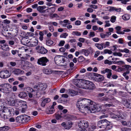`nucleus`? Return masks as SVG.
Segmentation results:
<instances>
[{"label": "nucleus", "instance_id": "ea45409f", "mask_svg": "<svg viewBox=\"0 0 131 131\" xmlns=\"http://www.w3.org/2000/svg\"><path fill=\"white\" fill-rule=\"evenodd\" d=\"M53 43V41H52L50 40H47L46 44L47 45L50 46L52 45Z\"/></svg>", "mask_w": 131, "mask_h": 131}, {"label": "nucleus", "instance_id": "5fc2aeb1", "mask_svg": "<svg viewBox=\"0 0 131 131\" xmlns=\"http://www.w3.org/2000/svg\"><path fill=\"white\" fill-rule=\"evenodd\" d=\"M109 21H105L106 23L105 25V27H108L111 26L110 24L109 23Z\"/></svg>", "mask_w": 131, "mask_h": 131}, {"label": "nucleus", "instance_id": "f257e3e1", "mask_svg": "<svg viewBox=\"0 0 131 131\" xmlns=\"http://www.w3.org/2000/svg\"><path fill=\"white\" fill-rule=\"evenodd\" d=\"M91 102V100L86 99L80 98L79 99L77 104V106L80 112L84 115H85V113H84L85 111V107L87 105H85V104L86 102L89 103Z\"/></svg>", "mask_w": 131, "mask_h": 131}, {"label": "nucleus", "instance_id": "aec40b11", "mask_svg": "<svg viewBox=\"0 0 131 131\" xmlns=\"http://www.w3.org/2000/svg\"><path fill=\"white\" fill-rule=\"evenodd\" d=\"M111 33L109 32H107L105 34L102 33L100 34V36L102 38H104L106 37H108L111 35Z\"/></svg>", "mask_w": 131, "mask_h": 131}, {"label": "nucleus", "instance_id": "13d9d810", "mask_svg": "<svg viewBox=\"0 0 131 131\" xmlns=\"http://www.w3.org/2000/svg\"><path fill=\"white\" fill-rule=\"evenodd\" d=\"M24 119H25V121L27 122L28 121L30 120V118L29 116L27 115H26L25 117V118H24Z\"/></svg>", "mask_w": 131, "mask_h": 131}, {"label": "nucleus", "instance_id": "680f3d73", "mask_svg": "<svg viewBox=\"0 0 131 131\" xmlns=\"http://www.w3.org/2000/svg\"><path fill=\"white\" fill-rule=\"evenodd\" d=\"M81 24V21L79 20H76L75 23V25L77 26L80 25Z\"/></svg>", "mask_w": 131, "mask_h": 131}, {"label": "nucleus", "instance_id": "864d4df0", "mask_svg": "<svg viewBox=\"0 0 131 131\" xmlns=\"http://www.w3.org/2000/svg\"><path fill=\"white\" fill-rule=\"evenodd\" d=\"M65 42L64 40H61L60 41L58 44V46H62L64 45Z\"/></svg>", "mask_w": 131, "mask_h": 131}, {"label": "nucleus", "instance_id": "4468645a", "mask_svg": "<svg viewBox=\"0 0 131 131\" xmlns=\"http://www.w3.org/2000/svg\"><path fill=\"white\" fill-rule=\"evenodd\" d=\"M38 43V40L36 39H34L31 41H30L29 42L28 46L34 47L37 46Z\"/></svg>", "mask_w": 131, "mask_h": 131}, {"label": "nucleus", "instance_id": "052dcab7", "mask_svg": "<svg viewBox=\"0 0 131 131\" xmlns=\"http://www.w3.org/2000/svg\"><path fill=\"white\" fill-rule=\"evenodd\" d=\"M23 119V118H21L20 117H18L16 118V120L18 122L20 123L21 122Z\"/></svg>", "mask_w": 131, "mask_h": 131}, {"label": "nucleus", "instance_id": "cd10ccee", "mask_svg": "<svg viewBox=\"0 0 131 131\" xmlns=\"http://www.w3.org/2000/svg\"><path fill=\"white\" fill-rule=\"evenodd\" d=\"M46 10L48 13L51 14L54 12L55 11V8L54 7H52L47 9Z\"/></svg>", "mask_w": 131, "mask_h": 131}, {"label": "nucleus", "instance_id": "c85d7f7f", "mask_svg": "<svg viewBox=\"0 0 131 131\" xmlns=\"http://www.w3.org/2000/svg\"><path fill=\"white\" fill-rule=\"evenodd\" d=\"M130 17V15L128 14H126L122 16V18L123 19L125 20H129Z\"/></svg>", "mask_w": 131, "mask_h": 131}, {"label": "nucleus", "instance_id": "de8ad7c7", "mask_svg": "<svg viewBox=\"0 0 131 131\" xmlns=\"http://www.w3.org/2000/svg\"><path fill=\"white\" fill-rule=\"evenodd\" d=\"M95 36V33L94 32L91 31L90 32L89 34V38Z\"/></svg>", "mask_w": 131, "mask_h": 131}, {"label": "nucleus", "instance_id": "8fccbe9b", "mask_svg": "<svg viewBox=\"0 0 131 131\" xmlns=\"http://www.w3.org/2000/svg\"><path fill=\"white\" fill-rule=\"evenodd\" d=\"M113 54L114 56H118L119 57L122 56V54L120 52H114Z\"/></svg>", "mask_w": 131, "mask_h": 131}, {"label": "nucleus", "instance_id": "6e6552de", "mask_svg": "<svg viewBox=\"0 0 131 131\" xmlns=\"http://www.w3.org/2000/svg\"><path fill=\"white\" fill-rule=\"evenodd\" d=\"M110 114L112 118H118V120L120 121L125 119L126 118V116L123 115L122 112H118L116 114L111 113H110Z\"/></svg>", "mask_w": 131, "mask_h": 131}, {"label": "nucleus", "instance_id": "2f4dec72", "mask_svg": "<svg viewBox=\"0 0 131 131\" xmlns=\"http://www.w3.org/2000/svg\"><path fill=\"white\" fill-rule=\"evenodd\" d=\"M9 108L6 107L5 106H3V109L1 111V113H8V110Z\"/></svg>", "mask_w": 131, "mask_h": 131}, {"label": "nucleus", "instance_id": "6ab92c4d", "mask_svg": "<svg viewBox=\"0 0 131 131\" xmlns=\"http://www.w3.org/2000/svg\"><path fill=\"white\" fill-rule=\"evenodd\" d=\"M30 41L27 38H24L21 40V42L23 45L28 46V44L30 42Z\"/></svg>", "mask_w": 131, "mask_h": 131}, {"label": "nucleus", "instance_id": "58836bf2", "mask_svg": "<svg viewBox=\"0 0 131 131\" xmlns=\"http://www.w3.org/2000/svg\"><path fill=\"white\" fill-rule=\"evenodd\" d=\"M9 129V127L7 126H4L0 127V131H7Z\"/></svg>", "mask_w": 131, "mask_h": 131}, {"label": "nucleus", "instance_id": "7ed1b4c3", "mask_svg": "<svg viewBox=\"0 0 131 131\" xmlns=\"http://www.w3.org/2000/svg\"><path fill=\"white\" fill-rule=\"evenodd\" d=\"M89 103H90L89 106L87 105L86 107H85V111L88 113H94L100 110V109H98L97 105L91 100V102Z\"/></svg>", "mask_w": 131, "mask_h": 131}, {"label": "nucleus", "instance_id": "774afa93", "mask_svg": "<svg viewBox=\"0 0 131 131\" xmlns=\"http://www.w3.org/2000/svg\"><path fill=\"white\" fill-rule=\"evenodd\" d=\"M3 23L5 24H9L10 23V21L6 19L3 20Z\"/></svg>", "mask_w": 131, "mask_h": 131}, {"label": "nucleus", "instance_id": "412c9836", "mask_svg": "<svg viewBox=\"0 0 131 131\" xmlns=\"http://www.w3.org/2000/svg\"><path fill=\"white\" fill-rule=\"evenodd\" d=\"M54 108L51 107L49 108L46 110V113L48 114H51L54 112Z\"/></svg>", "mask_w": 131, "mask_h": 131}, {"label": "nucleus", "instance_id": "4d7b16f0", "mask_svg": "<svg viewBox=\"0 0 131 131\" xmlns=\"http://www.w3.org/2000/svg\"><path fill=\"white\" fill-rule=\"evenodd\" d=\"M116 63L118 65H122L125 64V63L124 61H116Z\"/></svg>", "mask_w": 131, "mask_h": 131}, {"label": "nucleus", "instance_id": "1a4fd4ad", "mask_svg": "<svg viewBox=\"0 0 131 131\" xmlns=\"http://www.w3.org/2000/svg\"><path fill=\"white\" fill-rule=\"evenodd\" d=\"M12 97H10L9 99L7 100L8 103V104L11 106L15 105L16 106V99H15L14 97L15 95L13 93H11L10 94Z\"/></svg>", "mask_w": 131, "mask_h": 131}, {"label": "nucleus", "instance_id": "09e8293b", "mask_svg": "<svg viewBox=\"0 0 131 131\" xmlns=\"http://www.w3.org/2000/svg\"><path fill=\"white\" fill-rule=\"evenodd\" d=\"M110 71V69H106L101 71V73L102 74H104L106 73H107Z\"/></svg>", "mask_w": 131, "mask_h": 131}, {"label": "nucleus", "instance_id": "a19ab883", "mask_svg": "<svg viewBox=\"0 0 131 131\" xmlns=\"http://www.w3.org/2000/svg\"><path fill=\"white\" fill-rule=\"evenodd\" d=\"M96 76L98 77L97 79L99 80V81H102L104 79V77L102 75L99 74H97L96 75Z\"/></svg>", "mask_w": 131, "mask_h": 131}, {"label": "nucleus", "instance_id": "4c0bfd02", "mask_svg": "<svg viewBox=\"0 0 131 131\" xmlns=\"http://www.w3.org/2000/svg\"><path fill=\"white\" fill-rule=\"evenodd\" d=\"M39 40L41 41H42L43 39V36L44 35L42 32L40 31L39 33Z\"/></svg>", "mask_w": 131, "mask_h": 131}, {"label": "nucleus", "instance_id": "b1692460", "mask_svg": "<svg viewBox=\"0 0 131 131\" xmlns=\"http://www.w3.org/2000/svg\"><path fill=\"white\" fill-rule=\"evenodd\" d=\"M68 93L71 96L75 95L77 94V92L73 90H68Z\"/></svg>", "mask_w": 131, "mask_h": 131}, {"label": "nucleus", "instance_id": "20e7f679", "mask_svg": "<svg viewBox=\"0 0 131 131\" xmlns=\"http://www.w3.org/2000/svg\"><path fill=\"white\" fill-rule=\"evenodd\" d=\"M47 87V86L46 84L40 83L35 85L34 88V90L36 93H39L40 94H43L45 93L44 91Z\"/></svg>", "mask_w": 131, "mask_h": 131}, {"label": "nucleus", "instance_id": "e2e57ef3", "mask_svg": "<svg viewBox=\"0 0 131 131\" xmlns=\"http://www.w3.org/2000/svg\"><path fill=\"white\" fill-rule=\"evenodd\" d=\"M100 52L99 51H97L95 52L94 55V57L95 58L97 57L100 54Z\"/></svg>", "mask_w": 131, "mask_h": 131}, {"label": "nucleus", "instance_id": "e433bc0d", "mask_svg": "<svg viewBox=\"0 0 131 131\" xmlns=\"http://www.w3.org/2000/svg\"><path fill=\"white\" fill-rule=\"evenodd\" d=\"M72 34L74 36H81V34L80 32L74 31L72 32Z\"/></svg>", "mask_w": 131, "mask_h": 131}, {"label": "nucleus", "instance_id": "f3484780", "mask_svg": "<svg viewBox=\"0 0 131 131\" xmlns=\"http://www.w3.org/2000/svg\"><path fill=\"white\" fill-rule=\"evenodd\" d=\"M48 50L42 46L41 47L39 50L38 51V53L43 54H46Z\"/></svg>", "mask_w": 131, "mask_h": 131}, {"label": "nucleus", "instance_id": "7c9ffc66", "mask_svg": "<svg viewBox=\"0 0 131 131\" xmlns=\"http://www.w3.org/2000/svg\"><path fill=\"white\" fill-rule=\"evenodd\" d=\"M62 59L61 56H57L54 58L55 62L57 63L61 62V60Z\"/></svg>", "mask_w": 131, "mask_h": 131}, {"label": "nucleus", "instance_id": "9b49d317", "mask_svg": "<svg viewBox=\"0 0 131 131\" xmlns=\"http://www.w3.org/2000/svg\"><path fill=\"white\" fill-rule=\"evenodd\" d=\"M16 106L17 107H24L27 108L26 102L24 101L16 99Z\"/></svg>", "mask_w": 131, "mask_h": 131}, {"label": "nucleus", "instance_id": "0eeeda50", "mask_svg": "<svg viewBox=\"0 0 131 131\" xmlns=\"http://www.w3.org/2000/svg\"><path fill=\"white\" fill-rule=\"evenodd\" d=\"M78 126L80 129L78 131L87 130L86 129L89 126V123L87 121L84 120H81L78 123Z\"/></svg>", "mask_w": 131, "mask_h": 131}, {"label": "nucleus", "instance_id": "79ce46f5", "mask_svg": "<svg viewBox=\"0 0 131 131\" xmlns=\"http://www.w3.org/2000/svg\"><path fill=\"white\" fill-rule=\"evenodd\" d=\"M127 70H131V66L129 65H125L123 66Z\"/></svg>", "mask_w": 131, "mask_h": 131}, {"label": "nucleus", "instance_id": "a18cd8bd", "mask_svg": "<svg viewBox=\"0 0 131 131\" xmlns=\"http://www.w3.org/2000/svg\"><path fill=\"white\" fill-rule=\"evenodd\" d=\"M109 71L107 73V78L108 79H110L112 75V73L111 72L112 71L110 70V69Z\"/></svg>", "mask_w": 131, "mask_h": 131}, {"label": "nucleus", "instance_id": "49530a36", "mask_svg": "<svg viewBox=\"0 0 131 131\" xmlns=\"http://www.w3.org/2000/svg\"><path fill=\"white\" fill-rule=\"evenodd\" d=\"M116 17L115 16H112L110 19V21L112 23L115 22L116 21Z\"/></svg>", "mask_w": 131, "mask_h": 131}, {"label": "nucleus", "instance_id": "69168bd1", "mask_svg": "<svg viewBox=\"0 0 131 131\" xmlns=\"http://www.w3.org/2000/svg\"><path fill=\"white\" fill-rule=\"evenodd\" d=\"M49 30L51 32H53L54 30V28L53 26H49Z\"/></svg>", "mask_w": 131, "mask_h": 131}, {"label": "nucleus", "instance_id": "0e129e2a", "mask_svg": "<svg viewBox=\"0 0 131 131\" xmlns=\"http://www.w3.org/2000/svg\"><path fill=\"white\" fill-rule=\"evenodd\" d=\"M85 39L84 38H80L78 39V41L82 43H84L85 41Z\"/></svg>", "mask_w": 131, "mask_h": 131}, {"label": "nucleus", "instance_id": "423d86ee", "mask_svg": "<svg viewBox=\"0 0 131 131\" xmlns=\"http://www.w3.org/2000/svg\"><path fill=\"white\" fill-rule=\"evenodd\" d=\"M86 82L87 80L78 79H75L74 81V84L77 87L84 89L86 88Z\"/></svg>", "mask_w": 131, "mask_h": 131}, {"label": "nucleus", "instance_id": "c03bdc74", "mask_svg": "<svg viewBox=\"0 0 131 131\" xmlns=\"http://www.w3.org/2000/svg\"><path fill=\"white\" fill-rule=\"evenodd\" d=\"M104 52L105 54L108 53L109 54H111L112 53V51L110 50L107 49H105L104 50Z\"/></svg>", "mask_w": 131, "mask_h": 131}, {"label": "nucleus", "instance_id": "393cba45", "mask_svg": "<svg viewBox=\"0 0 131 131\" xmlns=\"http://www.w3.org/2000/svg\"><path fill=\"white\" fill-rule=\"evenodd\" d=\"M121 26H118L116 27L115 29L116 30V33L119 34H123L124 33L121 31Z\"/></svg>", "mask_w": 131, "mask_h": 131}, {"label": "nucleus", "instance_id": "39448f33", "mask_svg": "<svg viewBox=\"0 0 131 131\" xmlns=\"http://www.w3.org/2000/svg\"><path fill=\"white\" fill-rule=\"evenodd\" d=\"M12 86L9 84H2L0 85V91L2 92L8 93L12 91Z\"/></svg>", "mask_w": 131, "mask_h": 131}, {"label": "nucleus", "instance_id": "6e6d98bb", "mask_svg": "<svg viewBox=\"0 0 131 131\" xmlns=\"http://www.w3.org/2000/svg\"><path fill=\"white\" fill-rule=\"evenodd\" d=\"M70 115H65L64 116H62V118L65 119H69L70 117Z\"/></svg>", "mask_w": 131, "mask_h": 131}, {"label": "nucleus", "instance_id": "f03ea898", "mask_svg": "<svg viewBox=\"0 0 131 131\" xmlns=\"http://www.w3.org/2000/svg\"><path fill=\"white\" fill-rule=\"evenodd\" d=\"M110 122L105 119L99 121L97 125L101 129L100 131H106L109 129L108 126L110 125Z\"/></svg>", "mask_w": 131, "mask_h": 131}, {"label": "nucleus", "instance_id": "2eb2a0df", "mask_svg": "<svg viewBox=\"0 0 131 131\" xmlns=\"http://www.w3.org/2000/svg\"><path fill=\"white\" fill-rule=\"evenodd\" d=\"M124 104V106L127 107L131 109V99L125 101Z\"/></svg>", "mask_w": 131, "mask_h": 131}, {"label": "nucleus", "instance_id": "ddd939ff", "mask_svg": "<svg viewBox=\"0 0 131 131\" xmlns=\"http://www.w3.org/2000/svg\"><path fill=\"white\" fill-rule=\"evenodd\" d=\"M85 89H92L95 88V85L91 82L87 81Z\"/></svg>", "mask_w": 131, "mask_h": 131}, {"label": "nucleus", "instance_id": "3c124183", "mask_svg": "<svg viewBox=\"0 0 131 131\" xmlns=\"http://www.w3.org/2000/svg\"><path fill=\"white\" fill-rule=\"evenodd\" d=\"M68 36V34L67 33H65L61 35L60 37V38H66Z\"/></svg>", "mask_w": 131, "mask_h": 131}, {"label": "nucleus", "instance_id": "37998d69", "mask_svg": "<svg viewBox=\"0 0 131 131\" xmlns=\"http://www.w3.org/2000/svg\"><path fill=\"white\" fill-rule=\"evenodd\" d=\"M43 72L44 73L46 74H49L50 73V72L48 69H44L43 70Z\"/></svg>", "mask_w": 131, "mask_h": 131}, {"label": "nucleus", "instance_id": "338daca9", "mask_svg": "<svg viewBox=\"0 0 131 131\" xmlns=\"http://www.w3.org/2000/svg\"><path fill=\"white\" fill-rule=\"evenodd\" d=\"M92 40L94 42H97L99 41L100 39L99 38L95 37L93 38L92 39Z\"/></svg>", "mask_w": 131, "mask_h": 131}, {"label": "nucleus", "instance_id": "a878e982", "mask_svg": "<svg viewBox=\"0 0 131 131\" xmlns=\"http://www.w3.org/2000/svg\"><path fill=\"white\" fill-rule=\"evenodd\" d=\"M1 47L2 49L5 51H8L9 49V48L8 45L6 44H4L1 45Z\"/></svg>", "mask_w": 131, "mask_h": 131}, {"label": "nucleus", "instance_id": "9d476101", "mask_svg": "<svg viewBox=\"0 0 131 131\" xmlns=\"http://www.w3.org/2000/svg\"><path fill=\"white\" fill-rule=\"evenodd\" d=\"M48 61V60L46 57H42L38 60L37 63L39 65L45 66L46 65V63Z\"/></svg>", "mask_w": 131, "mask_h": 131}, {"label": "nucleus", "instance_id": "dca6fc26", "mask_svg": "<svg viewBox=\"0 0 131 131\" xmlns=\"http://www.w3.org/2000/svg\"><path fill=\"white\" fill-rule=\"evenodd\" d=\"M46 8V6H39L37 8V10L39 13H45L46 11V9L43 10L44 9Z\"/></svg>", "mask_w": 131, "mask_h": 131}, {"label": "nucleus", "instance_id": "bb28decb", "mask_svg": "<svg viewBox=\"0 0 131 131\" xmlns=\"http://www.w3.org/2000/svg\"><path fill=\"white\" fill-rule=\"evenodd\" d=\"M121 123L123 125L131 127V122H130L122 121L121 122Z\"/></svg>", "mask_w": 131, "mask_h": 131}, {"label": "nucleus", "instance_id": "bf43d9fd", "mask_svg": "<svg viewBox=\"0 0 131 131\" xmlns=\"http://www.w3.org/2000/svg\"><path fill=\"white\" fill-rule=\"evenodd\" d=\"M48 24H53L54 26H57L58 25V23L55 22H48Z\"/></svg>", "mask_w": 131, "mask_h": 131}, {"label": "nucleus", "instance_id": "f704fd0d", "mask_svg": "<svg viewBox=\"0 0 131 131\" xmlns=\"http://www.w3.org/2000/svg\"><path fill=\"white\" fill-rule=\"evenodd\" d=\"M72 124H73L71 122H68L67 124L66 129H69L72 127Z\"/></svg>", "mask_w": 131, "mask_h": 131}, {"label": "nucleus", "instance_id": "4be33fe9", "mask_svg": "<svg viewBox=\"0 0 131 131\" xmlns=\"http://www.w3.org/2000/svg\"><path fill=\"white\" fill-rule=\"evenodd\" d=\"M80 52L84 54L86 56H88L90 53V51L87 49H82L80 51Z\"/></svg>", "mask_w": 131, "mask_h": 131}, {"label": "nucleus", "instance_id": "c9c22d12", "mask_svg": "<svg viewBox=\"0 0 131 131\" xmlns=\"http://www.w3.org/2000/svg\"><path fill=\"white\" fill-rule=\"evenodd\" d=\"M108 10L110 12L113 11H118V9H117L116 8L111 7H108Z\"/></svg>", "mask_w": 131, "mask_h": 131}, {"label": "nucleus", "instance_id": "c756f323", "mask_svg": "<svg viewBox=\"0 0 131 131\" xmlns=\"http://www.w3.org/2000/svg\"><path fill=\"white\" fill-rule=\"evenodd\" d=\"M8 114H9L10 116L14 115L15 114L14 109L12 108H9Z\"/></svg>", "mask_w": 131, "mask_h": 131}, {"label": "nucleus", "instance_id": "a211bd4d", "mask_svg": "<svg viewBox=\"0 0 131 131\" xmlns=\"http://www.w3.org/2000/svg\"><path fill=\"white\" fill-rule=\"evenodd\" d=\"M12 73L18 75L19 74H23L24 72L23 71L19 69H14Z\"/></svg>", "mask_w": 131, "mask_h": 131}, {"label": "nucleus", "instance_id": "72a5a7b5", "mask_svg": "<svg viewBox=\"0 0 131 131\" xmlns=\"http://www.w3.org/2000/svg\"><path fill=\"white\" fill-rule=\"evenodd\" d=\"M62 114V113H61L60 114H55L56 119L57 120H59L60 119L62 118L63 116H61Z\"/></svg>", "mask_w": 131, "mask_h": 131}, {"label": "nucleus", "instance_id": "f8f14e48", "mask_svg": "<svg viewBox=\"0 0 131 131\" xmlns=\"http://www.w3.org/2000/svg\"><path fill=\"white\" fill-rule=\"evenodd\" d=\"M11 74L7 70H4L0 72V77L1 78H6L9 77Z\"/></svg>", "mask_w": 131, "mask_h": 131}, {"label": "nucleus", "instance_id": "5701e85b", "mask_svg": "<svg viewBox=\"0 0 131 131\" xmlns=\"http://www.w3.org/2000/svg\"><path fill=\"white\" fill-rule=\"evenodd\" d=\"M27 96V94L24 92H20L18 95L19 97L22 99H24Z\"/></svg>", "mask_w": 131, "mask_h": 131}, {"label": "nucleus", "instance_id": "603ef678", "mask_svg": "<svg viewBox=\"0 0 131 131\" xmlns=\"http://www.w3.org/2000/svg\"><path fill=\"white\" fill-rule=\"evenodd\" d=\"M122 131H131V129L126 127H123L121 128Z\"/></svg>", "mask_w": 131, "mask_h": 131}, {"label": "nucleus", "instance_id": "473e14b6", "mask_svg": "<svg viewBox=\"0 0 131 131\" xmlns=\"http://www.w3.org/2000/svg\"><path fill=\"white\" fill-rule=\"evenodd\" d=\"M102 43L101 44L98 43H96L95 44V45L97 48L99 50H102L103 49V47Z\"/></svg>", "mask_w": 131, "mask_h": 131}]
</instances>
